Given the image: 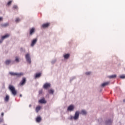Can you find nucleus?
Wrapping results in <instances>:
<instances>
[{"label": "nucleus", "instance_id": "nucleus-26", "mask_svg": "<svg viewBox=\"0 0 125 125\" xmlns=\"http://www.w3.org/2000/svg\"><path fill=\"white\" fill-rule=\"evenodd\" d=\"M10 75H11V76H16V73H14V72H9Z\"/></svg>", "mask_w": 125, "mask_h": 125}, {"label": "nucleus", "instance_id": "nucleus-31", "mask_svg": "<svg viewBox=\"0 0 125 125\" xmlns=\"http://www.w3.org/2000/svg\"><path fill=\"white\" fill-rule=\"evenodd\" d=\"M91 73L90 72H86L85 75H90Z\"/></svg>", "mask_w": 125, "mask_h": 125}, {"label": "nucleus", "instance_id": "nucleus-20", "mask_svg": "<svg viewBox=\"0 0 125 125\" xmlns=\"http://www.w3.org/2000/svg\"><path fill=\"white\" fill-rule=\"evenodd\" d=\"M108 78L109 79H114V78H117V75H111L108 76Z\"/></svg>", "mask_w": 125, "mask_h": 125}, {"label": "nucleus", "instance_id": "nucleus-10", "mask_svg": "<svg viewBox=\"0 0 125 125\" xmlns=\"http://www.w3.org/2000/svg\"><path fill=\"white\" fill-rule=\"evenodd\" d=\"M113 122V120H108L105 122V125H111Z\"/></svg>", "mask_w": 125, "mask_h": 125}, {"label": "nucleus", "instance_id": "nucleus-1", "mask_svg": "<svg viewBox=\"0 0 125 125\" xmlns=\"http://www.w3.org/2000/svg\"><path fill=\"white\" fill-rule=\"evenodd\" d=\"M9 89L11 91L13 95H16L17 94V91L15 90V87L12 85H9Z\"/></svg>", "mask_w": 125, "mask_h": 125}, {"label": "nucleus", "instance_id": "nucleus-36", "mask_svg": "<svg viewBox=\"0 0 125 125\" xmlns=\"http://www.w3.org/2000/svg\"><path fill=\"white\" fill-rule=\"evenodd\" d=\"M20 97H22V95H20Z\"/></svg>", "mask_w": 125, "mask_h": 125}, {"label": "nucleus", "instance_id": "nucleus-33", "mask_svg": "<svg viewBox=\"0 0 125 125\" xmlns=\"http://www.w3.org/2000/svg\"><path fill=\"white\" fill-rule=\"evenodd\" d=\"M2 122H3V119H1L0 118V123H2Z\"/></svg>", "mask_w": 125, "mask_h": 125}, {"label": "nucleus", "instance_id": "nucleus-13", "mask_svg": "<svg viewBox=\"0 0 125 125\" xmlns=\"http://www.w3.org/2000/svg\"><path fill=\"white\" fill-rule=\"evenodd\" d=\"M4 101L6 102H8V101H9V96L7 95L6 96L5 98H4Z\"/></svg>", "mask_w": 125, "mask_h": 125}, {"label": "nucleus", "instance_id": "nucleus-2", "mask_svg": "<svg viewBox=\"0 0 125 125\" xmlns=\"http://www.w3.org/2000/svg\"><path fill=\"white\" fill-rule=\"evenodd\" d=\"M26 82H27V80L26 79V78L25 77L22 78V79L20 82L19 85L20 86H23V85H24L25 83H26Z\"/></svg>", "mask_w": 125, "mask_h": 125}, {"label": "nucleus", "instance_id": "nucleus-9", "mask_svg": "<svg viewBox=\"0 0 125 125\" xmlns=\"http://www.w3.org/2000/svg\"><path fill=\"white\" fill-rule=\"evenodd\" d=\"M8 37H9V35L8 34L5 35V36L2 37V38H1L2 40H0V43H1V42H2L3 40H4V39H6V38H8Z\"/></svg>", "mask_w": 125, "mask_h": 125}, {"label": "nucleus", "instance_id": "nucleus-16", "mask_svg": "<svg viewBox=\"0 0 125 125\" xmlns=\"http://www.w3.org/2000/svg\"><path fill=\"white\" fill-rule=\"evenodd\" d=\"M10 63H11V61L9 60H7L5 62V63L6 64V65H9Z\"/></svg>", "mask_w": 125, "mask_h": 125}, {"label": "nucleus", "instance_id": "nucleus-6", "mask_svg": "<svg viewBox=\"0 0 125 125\" xmlns=\"http://www.w3.org/2000/svg\"><path fill=\"white\" fill-rule=\"evenodd\" d=\"M43 88L46 89L48 88V87H50V83H45L43 86Z\"/></svg>", "mask_w": 125, "mask_h": 125}, {"label": "nucleus", "instance_id": "nucleus-12", "mask_svg": "<svg viewBox=\"0 0 125 125\" xmlns=\"http://www.w3.org/2000/svg\"><path fill=\"white\" fill-rule=\"evenodd\" d=\"M16 76L18 77V78H20V77H22V76H23V73H16Z\"/></svg>", "mask_w": 125, "mask_h": 125}, {"label": "nucleus", "instance_id": "nucleus-8", "mask_svg": "<svg viewBox=\"0 0 125 125\" xmlns=\"http://www.w3.org/2000/svg\"><path fill=\"white\" fill-rule=\"evenodd\" d=\"M49 25H50L49 23H44L42 25V27L43 28H47V27L49 26Z\"/></svg>", "mask_w": 125, "mask_h": 125}, {"label": "nucleus", "instance_id": "nucleus-3", "mask_svg": "<svg viewBox=\"0 0 125 125\" xmlns=\"http://www.w3.org/2000/svg\"><path fill=\"white\" fill-rule=\"evenodd\" d=\"M25 58L26 59V61H27L29 64H31V58H30V54H27L25 55Z\"/></svg>", "mask_w": 125, "mask_h": 125}, {"label": "nucleus", "instance_id": "nucleus-22", "mask_svg": "<svg viewBox=\"0 0 125 125\" xmlns=\"http://www.w3.org/2000/svg\"><path fill=\"white\" fill-rule=\"evenodd\" d=\"M42 76V73H37L36 74L35 78H40Z\"/></svg>", "mask_w": 125, "mask_h": 125}, {"label": "nucleus", "instance_id": "nucleus-27", "mask_svg": "<svg viewBox=\"0 0 125 125\" xmlns=\"http://www.w3.org/2000/svg\"><path fill=\"white\" fill-rule=\"evenodd\" d=\"M13 9H18V7L17 6V5H14L13 6Z\"/></svg>", "mask_w": 125, "mask_h": 125}, {"label": "nucleus", "instance_id": "nucleus-17", "mask_svg": "<svg viewBox=\"0 0 125 125\" xmlns=\"http://www.w3.org/2000/svg\"><path fill=\"white\" fill-rule=\"evenodd\" d=\"M41 106L39 105L37 106L36 108V111L37 112V113H39V111H40V110H41Z\"/></svg>", "mask_w": 125, "mask_h": 125}, {"label": "nucleus", "instance_id": "nucleus-11", "mask_svg": "<svg viewBox=\"0 0 125 125\" xmlns=\"http://www.w3.org/2000/svg\"><path fill=\"white\" fill-rule=\"evenodd\" d=\"M39 103H42V104L46 103V101H45L44 99H42L41 100H39Z\"/></svg>", "mask_w": 125, "mask_h": 125}, {"label": "nucleus", "instance_id": "nucleus-7", "mask_svg": "<svg viewBox=\"0 0 125 125\" xmlns=\"http://www.w3.org/2000/svg\"><path fill=\"white\" fill-rule=\"evenodd\" d=\"M37 42H38L37 39H34L31 42V46H34V45H35V44H36L37 43Z\"/></svg>", "mask_w": 125, "mask_h": 125}, {"label": "nucleus", "instance_id": "nucleus-30", "mask_svg": "<svg viewBox=\"0 0 125 125\" xmlns=\"http://www.w3.org/2000/svg\"><path fill=\"white\" fill-rule=\"evenodd\" d=\"M12 2V1H10L8 2L7 4L8 5H10L11 4V3Z\"/></svg>", "mask_w": 125, "mask_h": 125}, {"label": "nucleus", "instance_id": "nucleus-25", "mask_svg": "<svg viewBox=\"0 0 125 125\" xmlns=\"http://www.w3.org/2000/svg\"><path fill=\"white\" fill-rule=\"evenodd\" d=\"M15 61L17 63H18V62H19V58H18V57H15Z\"/></svg>", "mask_w": 125, "mask_h": 125}, {"label": "nucleus", "instance_id": "nucleus-28", "mask_svg": "<svg viewBox=\"0 0 125 125\" xmlns=\"http://www.w3.org/2000/svg\"><path fill=\"white\" fill-rule=\"evenodd\" d=\"M120 79H125V75H122L120 76Z\"/></svg>", "mask_w": 125, "mask_h": 125}, {"label": "nucleus", "instance_id": "nucleus-32", "mask_svg": "<svg viewBox=\"0 0 125 125\" xmlns=\"http://www.w3.org/2000/svg\"><path fill=\"white\" fill-rule=\"evenodd\" d=\"M42 94V90H40L39 91V94Z\"/></svg>", "mask_w": 125, "mask_h": 125}, {"label": "nucleus", "instance_id": "nucleus-35", "mask_svg": "<svg viewBox=\"0 0 125 125\" xmlns=\"http://www.w3.org/2000/svg\"><path fill=\"white\" fill-rule=\"evenodd\" d=\"M3 115H4V114L3 113H2L1 114V117H3Z\"/></svg>", "mask_w": 125, "mask_h": 125}, {"label": "nucleus", "instance_id": "nucleus-4", "mask_svg": "<svg viewBox=\"0 0 125 125\" xmlns=\"http://www.w3.org/2000/svg\"><path fill=\"white\" fill-rule=\"evenodd\" d=\"M79 116H80V112L76 111L75 112V114L74 117H73V119L74 120H78V119H79Z\"/></svg>", "mask_w": 125, "mask_h": 125}, {"label": "nucleus", "instance_id": "nucleus-18", "mask_svg": "<svg viewBox=\"0 0 125 125\" xmlns=\"http://www.w3.org/2000/svg\"><path fill=\"white\" fill-rule=\"evenodd\" d=\"M33 33H35V28H32L30 29V34L33 35Z\"/></svg>", "mask_w": 125, "mask_h": 125}, {"label": "nucleus", "instance_id": "nucleus-14", "mask_svg": "<svg viewBox=\"0 0 125 125\" xmlns=\"http://www.w3.org/2000/svg\"><path fill=\"white\" fill-rule=\"evenodd\" d=\"M110 83V82H105L104 83H103L102 84V86H103V87H104V86H106V85H108V84H109Z\"/></svg>", "mask_w": 125, "mask_h": 125}, {"label": "nucleus", "instance_id": "nucleus-24", "mask_svg": "<svg viewBox=\"0 0 125 125\" xmlns=\"http://www.w3.org/2000/svg\"><path fill=\"white\" fill-rule=\"evenodd\" d=\"M81 114H82V115H86V111L85 110H82L81 111Z\"/></svg>", "mask_w": 125, "mask_h": 125}, {"label": "nucleus", "instance_id": "nucleus-34", "mask_svg": "<svg viewBox=\"0 0 125 125\" xmlns=\"http://www.w3.org/2000/svg\"><path fill=\"white\" fill-rule=\"evenodd\" d=\"M2 20H3L2 17H0V21H2Z\"/></svg>", "mask_w": 125, "mask_h": 125}, {"label": "nucleus", "instance_id": "nucleus-29", "mask_svg": "<svg viewBox=\"0 0 125 125\" xmlns=\"http://www.w3.org/2000/svg\"><path fill=\"white\" fill-rule=\"evenodd\" d=\"M15 21H16V22L17 23H18V22H20V20L19 19V18H17L16 19Z\"/></svg>", "mask_w": 125, "mask_h": 125}, {"label": "nucleus", "instance_id": "nucleus-23", "mask_svg": "<svg viewBox=\"0 0 125 125\" xmlns=\"http://www.w3.org/2000/svg\"><path fill=\"white\" fill-rule=\"evenodd\" d=\"M54 92V91L52 89H51L49 90V93H50V94H53Z\"/></svg>", "mask_w": 125, "mask_h": 125}, {"label": "nucleus", "instance_id": "nucleus-19", "mask_svg": "<svg viewBox=\"0 0 125 125\" xmlns=\"http://www.w3.org/2000/svg\"><path fill=\"white\" fill-rule=\"evenodd\" d=\"M63 57L65 59H68V58L70 57V54H65L63 56Z\"/></svg>", "mask_w": 125, "mask_h": 125}, {"label": "nucleus", "instance_id": "nucleus-15", "mask_svg": "<svg viewBox=\"0 0 125 125\" xmlns=\"http://www.w3.org/2000/svg\"><path fill=\"white\" fill-rule=\"evenodd\" d=\"M41 121H42V118L41 117H38L36 118V122L37 123H40L41 122Z\"/></svg>", "mask_w": 125, "mask_h": 125}, {"label": "nucleus", "instance_id": "nucleus-5", "mask_svg": "<svg viewBox=\"0 0 125 125\" xmlns=\"http://www.w3.org/2000/svg\"><path fill=\"white\" fill-rule=\"evenodd\" d=\"M74 109H75V106H74L73 105H70L68 107L67 111L72 112V111H74Z\"/></svg>", "mask_w": 125, "mask_h": 125}, {"label": "nucleus", "instance_id": "nucleus-21", "mask_svg": "<svg viewBox=\"0 0 125 125\" xmlns=\"http://www.w3.org/2000/svg\"><path fill=\"white\" fill-rule=\"evenodd\" d=\"M9 25V24L8 23H6L4 24H2L1 25V27H7V26H8Z\"/></svg>", "mask_w": 125, "mask_h": 125}]
</instances>
